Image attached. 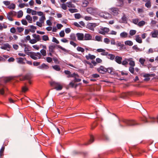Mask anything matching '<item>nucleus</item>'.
I'll return each mask as SVG.
<instances>
[{"label": "nucleus", "instance_id": "nucleus-30", "mask_svg": "<svg viewBox=\"0 0 158 158\" xmlns=\"http://www.w3.org/2000/svg\"><path fill=\"white\" fill-rule=\"evenodd\" d=\"M66 4L68 7L75 8L76 7L74 4H73L71 2H67Z\"/></svg>", "mask_w": 158, "mask_h": 158}, {"label": "nucleus", "instance_id": "nucleus-24", "mask_svg": "<svg viewBox=\"0 0 158 158\" xmlns=\"http://www.w3.org/2000/svg\"><path fill=\"white\" fill-rule=\"evenodd\" d=\"M85 58L87 60L89 59L93 60L94 59L96 56L94 55H92L90 54H89L88 55H86L85 56Z\"/></svg>", "mask_w": 158, "mask_h": 158}, {"label": "nucleus", "instance_id": "nucleus-42", "mask_svg": "<svg viewBox=\"0 0 158 158\" xmlns=\"http://www.w3.org/2000/svg\"><path fill=\"white\" fill-rule=\"evenodd\" d=\"M70 39L71 40H73V41H76V36L74 34H71L70 36Z\"/></svg>", "mask_w": 158, "mask_h": 158}, {"label": "nucleus", "instance_id": "nucleus-34", "mask_svg": "<svg viewBox=\"0 0 158 158\" xmlns=\"http://www.w3.org/2000/svg\"><path fill=\"white\" fill-rule=\"evenodd\" d=\"M107 56L109 59H110L111 60H113L115 57L114 55L111 54H108V55Z\"/></svg>", "mask_w": 158, "mask_h": 158}, {"label": "nucleus", "instance_id": "nucleus-10", "mask_svg": "<svg viewBox=\"0 0 158 158\" xmlns=\"http://www.w3.org/2000/svg\"><path fill=\"white\" fill-rule=\"evenodd\" d=\"M97 8L93 7H88L86 9L87 12L90 14L94 13L97 10Z\"/></svg>", "mask_w": 158, "mask_h": 158}, {"label": "nucleus", "instance_id": "nucleus-29", "mask_svg": "<svg viewBox=\"0 0 158 158\" xmlns=\"http://www.w3.org/2000/svg\"><path fill=\"white\" fill-rule=\"evenodd\" d=\"M107 72L111 74H114V69L112 68H109L107 69Z\"/></svg>", "mask_w": 158, "mask_h": 158}, {"label": "nucleus", "instance_id": "nucleus-8", "mask_svg": "<svg viewBox=\"0 0 158 158\" xmlns=\"http://www.w3.org/2000/svg\"><path fill=\"white\" fill-rule=\"evenodd\" d=\"M97 26L96 23H89L87 25V28L89 30L94 31V28Z\"/></svg>", "mask_w": 158, "mask_h": 158}, {"label": "nucleus", "instance_id": "nucleus-31", "mask_svg": "<svg viewBox=\"0 0 158 158\" xmlns=\"http://www.w3.org/2000/svg\"><path fill=\"white\" fill-rule=\"evenodd\" d=\"M29 27L30 28V29H29L30 32L32 33H34L35 32V30L36 29V27H35L33 25H30L29 26Z\"/></svg>", "mask_w": 158, "mask_h": 158}, {"label": "nucleus", "instance_id": "nucleus-62", "mask_svg": "<svg viewBox=\"0 0 158 158\" xmlns=\"http://www.w3.org/2000/svg\"><path fill=\"white\" fill-rule=\"evenodd\" d=\"M145 61V60L142 58H140L139 59V62L142 65H143L144 64Z\"/></svg>", "mask_w": 158, "mask_h": 158}, {"label": "nucleus", "instance_id": "nucleus-41", "mask_svg": "<svg viewBox=\"0 0 158 158\" xmlns=\"http://www.w3.org/2000/svg\"><path fill=\"white\" fill-rule=\"evenodd\" d=\"M125 44L126 45L131 46L133 45L132 42L130 40H127L125 42Z\"/></svg>", "mask_w": 158, "mask_h": 158}, {"label": "nucleus", "instance_id": "nucleus-56", "mask_svg": "<svg viewBox=\"0 0 158 158\" xmlns=\"http://www.w3.org/2000/svg\"><path fill=\"white\" fill-rule=\"evenodd\" d=\"M95 39L96 40L98 41H102V38L101 36L98 35H96L95 37Z\"/></svg>", "mask_w": 158, "mask_h": 158}, {"label": "nucleus", "instance_id": "nucleus-47", "mask_svg": "<svg viewBox=\"0 0 158 158\" xmlns=\"http://www.w3.org/2000/svg\"><path fill=\"white\" fill-rule=\"evenodd\" d=\"M25 80H29L31 78V74H27L24 76Z\"/></svg>", "mask_w": 158, "mask_h": 158}, {"label": "nucleus", "instance_id": "nucleus-46", "mask_svg": "<svg viewBox=\"0 0 158 158\" xmlns=\"http://www.w3.org/2000/svg\"><path fill=\"white\" fill-rule=\"evenodd\" d=\"M139 20V19L138 18L134 19H132V22L135 24L137 25L138 24Z\"/></svg>", "mask_w": 158, "mask_h": 158}, {"label": "nucleus", "instance_id": "nucleus-9", "mask_svg": "<svg viewBox=\"0 0 158 158\" xmlns=\"http://www.w3.org/2000/svg\"><path fill=\"white\" fill-rule=\"evenodd\" d=\"M1 48L2 49L6 50L7 51H9L10 50L11 46L9 44L6 43L2 45Z\"/></svg>", "mask_w": 158, "mask_h": 158}, {"label": "nucleus", "instance_id": "nucleus-45", "mask_svg": "<svg viewBox=\"0 0 158 158\" xmlns=\"http://www.w3.org/2000/svg\"><path fill=\"white\" fill-rule=\"evenodd\" d=\"M123 23H126L127 22V18L125 15H124L121 18Z\"/></svg>", "mask_w": 158, "mask_h": 158}, {"label": "nucleus", "instance_id": "nucleus-5", "mask_svg": "<svg viewBox=\"0 0 158 158\" xmlns=\"http://www.w3.org/2000/svg\"><path fill=\"white\" fill-rule=\"evenodd\" d=\"M46 20L45 16H42L39 19V21H37L36 23L37 25L38 26L41 27L43 26V24L44 23L45 20Z\"/></svg>", "mask_w": 158, "mask_h": 158}, {"label": "nucleus", "instance_id": "nucleus-1", "mask_svg": "<svg viewBox=\"0 0 158 158\" xmlns=\"http://www.w3.org/2000/svg\"><path fill=\"white\" fill-rule=\"evenodd\" d=\"M50 85L52 87L57 90H61L63 88L62 86L59 82L52 81L51 82Z\"/></svg>", "mask_w": 158, "mask_h": 158}, {"label": "nucleus", "instance_id": "nucleus-33", "mask_svg": "<svg viewBox=\"0 0 158 158\" xmlns=\"http://www.w3.org/2000/svg\"><path fill=\"white\" fill-rule=\"evenodd\" d=\"M128 34L125 32H122L120 34V36L122 38H125L127 37Z\"/></svg>", "mask_w": 158, "mask_h": 158}, {"label": "nucleus", "instance_id": "nucleus-53", "mask_svg": "<svg viewBox=\"0 0 158 158\" xmlns=\"http://www.w3.org/2000/svg\"><path fill=\"white\" fill-rule=\"evenodd\" d=\"M69 10L71 13H73L75 12H78V10L77 9H69Z\"/></svg>", "mask_w": 158, "mask_h": 158}, {"label": "nucleus", "instance_id": "nucleus-4", "mask_svg": "<svg viewBox=\"0 0 158 158\" xmlns=\"http://www.w3.org/2000/svg\"><path fill=\"white\" fill-rule=\"evenodd\" d=\"M109 31L110 29L109 28L102 27L99 29L98 33L104 35L108 34V32H109Z\"/></svg>", "mask_w": 158, "mask_h": 158}, {"label": "nucleus", "instance_id": "nucleus-51", "mask_svg": "<svg viewBox=\"0 0 158 158\" xmlns=\"http://www.w3.org/2000/svg\"><path fill=\"white\" fill-rule=\"evenodd\" d=\"M136 31L135 30H131L129 32V34L131 36L135 35L136 33Z\"/></svg>", "mask_w": 158, "mask_h": 158}, {"label": "nucleus", "instance_id": "nucleus-44", "mask_svg": "<svg viewBox=\"0 0 158 158\" xmlns=\"http://www.w3.org/2000/svg\"><path fill=\"white\" fill-rule=\"evenodd\" d=\"M145 24V22L144 21H141L139 22L138 26L139 27H141L144 25Z\"/></svg>", "mask_w": 158, "mask_h": 158}, {"label": "nucleus", "instance_id": "nucleus-40", "mask_svg": "<svg viewBox=\"0 0 158 158\" xmlns=\"http://www.w3.org/2000/svg\"><path fill=\"white\" fill-rule=\"evenodd\" d=\"M5 149V147L4 146H2L1 149L0 150V157L1 158L3 156V152Z\"/></svg>", "mask_w": 158, "mask_h": 158}, {"label": "nucleus", "instance_id": "nucleus-59", "mask_svg": "<svg viewBox=\"0 0 158 158\" xmlns=\"http://www.w3.org/2000/svg\"><path fill=\"white\" fill-rule=\"evenodd\" d=\"M8 14L9 15H10L12 16H15L16 15V12L13 10L10 11Z\"/></svg>", "mask_w": 158, "mask_h": 158}, {"label": "nucleus", "instance_id": "nucleus-11", "mask_svg": "<svg viewBox=\"0 0 158 158\" xmlns=\"http://www.w3.org/2000/svg\"><path fill=\"white\" fill-rule=\"evenodd\" d=\"M97 71L100 73L104 74L107 72V69L101 66L97 69Z\"/></svg>", "mask_w": 158, "mask_h": 158}, {"label": "nucleus", "instance_id": "nucleus-6", "mask_svg": "<svg viewBox=\"0 0 158 158\" xmlns=\"http://www.w3.org/2000/svg\"><path fill=\"white\" fill-rule=\"evenodd\" d=\"M116 45L117 48L120 50L124 49L126 48L123 42L117 41L116 42Z\"/></svg>", "mask_w": 158, "mask_h": 158}, {"label": "nucleus", "instance_id": "nucleus-25", "mask_svg": "<svg viewBox=\"0 0 158 158\" xmlns=\"http://www.w3.org/2000/svg\"><path fill=\"white\" fill-rule=\"evenodd\" d=\"M56 46L55 45H50L49 47V52H52V53H55V49Z\"/></svg>", "mask_w": 158, "mask_h": 158}, {"label": "nucleus", "instance_id": "nucleus-36", "mask_svg": "<svg viewBox=\"0 0 158 158\" xmlns=\"http://www.w3.org/2000/svg\"><path fill=\"white\" fill-rule=\"evenodd\" d=\"M128 58H125L124 60L122 61L121 64L124 66L127 65L128 64Z\"/></svg>", "mask_w": 158, "mask_h": 158}, {"label": "nucleus", "instance_id": "nucleus-28", "mask_svg": "<svg viewBox=\"0 0 158 158\" xmlns=\"http://www.w3.org/2000/svg\"><path fill=\"white\" fill-rule=\"evenodd\" d=\"M26 19L29 23H31L32 22V18L29 15H27L26 17Z\"/></svg>", "mask_w": 158, "mask_h": 158}, {"label": "nucleus", "instance_id": "nucleus-27", "mask_svg": "<svg viewBox=\"0 0 158 158\" xmlns=\"http://www.w3.org/2000/svg\"><path fill=\"white\" fill-rule=\"evenodd\" d=\"M32 36L34 39H35L37 41H40L41 40L40 36L38 35L34 34L32 35Z\"/></svg>", "mask_w": 158, "mask_h": 158}, {"label": "nucleus", "instance_id": "nucleus-52", "mask_svg": "<svg viewBox=\"0 0 158 158\" xmlns=\"http://www.w3.org/2000/svg\"><path fill=\"white\" fill-rule=\"evenodd\" d=\"M77 49L78 51L81 52H83L85 51L84 48L81 47H77Z\"/></svg>", "mask_w": 158, "mask_h": 158}, {"label": "nucleus", "instance_id": "nucleus-7", "mask_svg": "<svg viewBox=\"0 0 158 158\" xmlns=\"http://www.w3.org/2000/svg\"><path fill=\"white\" fill-rule=\"evenodd\" d=\"M110 10V13L114 15H117L118 14L119 10L117 8H111Z\"/></svg>", "mask_w": 158, "mask_h": 158}, {"label": "nucleus", "instance_id": "nucleus-35", "mask_svg": "<svg viewBox=\"0 0 158 158\" xmlns=\"http://www.w3.org/2000/svg\"><path fill=\"white\" fill-rule=\"evenodd\" d=\"M52 68L55 70L60 71V68L59 65H56L52 66Z\"/></svg>", "mask_w": 158, "mask_h": 158}, {"label": "nucleus", "instance_id": "nucleus-39", "mask_svg": "<svg viewBox=\"0 0 158 158\" xmlns=\"http://www.w3.org/2000/svg\"><path fill=\"white\" fill-rule=\"evenodd\" d=\"M89 3V2L88 1L86 0H83L82 2V6L84 7H85L87 6Z\"/></svg>", "mask_w": 158, "mask_h": 158}, {"label": "nucleus", "instance_id": "nucleus-38", "mask_svg": "<svg viewBox=\"0 0 158 158\" xmlns=\"http://www.w3.org/2000/svg\"><path fill=\"white\" fill-rule=\"evenodd\" d=\"M15 5L13 3H12L8 6V8L10 9L14 10L15 8Z\"/></svg>", "mask_w": 158, "mask_h": 158}, {"label": "nucleus", "instance_id": "nucleus-54", "mask_svg": "<svg viewBox=\"0 0 158 158\" xmlns=\"http://www.w3.org/2000/svg\"><path fill=\"white\" fill-rule=\"evenodd\" d=\"M102 139L103 140L106 141L109 140V139L108 136L105 134L103 135L102 136Z\"/></svg>", "mask_w": 158, "mask_h": 158}, {"label": "nucleus", "instance_id": "nucleus-55", "mask_svg": "<svg viewBox=\"0 0 158 158\" xmlns=\"http://www.w3.org/2000/svg\"><path fill=\"white\" fill-rule=\"evenodd\" d=\"M21 23L22 24L24 25L27 26L28 24V23L25 19H23L21 20Z\"/></svg>", "mask_w": 158, "mask_h": 158}, {"label": "nucleus", "instance_id": "nucleus-17", "mask_svg": "<svg viewBox=\"0 0 158 158\" xmlns=\"http://www.w3.org/2000/svg\"><path fill=\"white\" fill-rule=\"evenodd\" d=\"M115 61L118 64H121L122 63V58L121 56H116L115 58Z\"/></svg>", "mask_w": 158, "mask_h": 158}, {"label": "nucleus", "instance_id": "nucleus-57", "mask_svg": "<svg viewBox=\"0 0 158 158\" xmlns=\"http://www.w3.org/2000/svg\"><path fill=\"white\" fill-rule=\"evenodd\" d=\"M75 18L76 19H79L82 17L80 14L77 13L74 15Z\"/></svg>", "mask_w": 158, "mask_h": 158}, {"label": "nucleus", "instance_id": "nucleus-22", "mask_svg": "<svg viewBox=\"0 0 158 158\" xmlns=\"http://www.w3.org/2000/svg\"><path fill=\"white\" fill-rule=\"evenodd\" d=\"M64 73L65 74L68 75L67 77L68 78L69 77H73V75L74 74V73L73 74H71V72L69 70H65L64 71Z\"/></svg>", "mask_w": 158, "mask_h": 158}, {"label": "nucleus", "instance_id": "nucleus-60", "mask_svg": "<svg viewBox=\"0 0 158 158\" xmlns=\"http://www.w3.org/2000/svg\"><path fill=\"white\" fill-rule=\"evenodd\" d=\"M61 8L63 9L64 10H66L67 9V5L65 4H64V3L62 4H61Z\"/></svg>", "mask_w": 158, "mask_h": 158}, {"label": "nucleus", "instance_id": "nucleus-19", "mask_svg": "<svg viewBox=\"0 0 158 158\" xmlns=\"http://www.w3.org/2000/svg\"><path fill=\"white\" fill-rule=\"evenodd\" d=\"M92 36L89 34L86 33L84 36V40H90L92 39Z\"/></svg>", "mask_w": 158, "mask_h": 158}, {"label": "nucleus", "instance_id": "nucleus-18", "mask_svg": "<svg viewBox=\"0 0 158 158\" xmlns=\"http://www.w3.org/2000/svg\"><path fill=\"white\" fill-rule=\"evenodd\" d=\"M151 34L152 37H157L158 35V30H154L151 32Z\"/></svg>", "mask_w": 158, "mask_h": 158}, {"label": "nucleus", "instance_id": "nucleus-14", "mask_svg": "<svg viewBox=\"0 0 158 158\" xmlns=\"http://www.w3.org/2000/svg\"><path fill=\"white\" fill-rule=\"evenodd\" d=\"M155 76V74H149L147 73L143 75V77H145L144 80L145 81H149L150 79L149 77H154Z\"/></svg>", "mask_w": 158, "mask_h": 158}, {"label": "nucleus", "instance_id": "nucleus-48", "mask_svg": "<svg viewBox=\"0 0 158 158\" xmlns=\"http://www.w3.org/2000/svg\"><path fill=\"white\" fill-rule=\"evenodd\" d=\"M23 12L22 10L19 11L18 13L17 17L18 18H20L22 17Z\"/></svg>", "mask_w": 158, "mask_h": 158}, {"label": "nucleus", "instance_id": "nucleus-32", "mask_svg": "<svg viewBox=\"0 0 158 158\" xmlns=\"http://www.w3.org/2000/svg\"><path fill=\"white\" fill-rule=\"evenodd\" d=\"M94 141V137L93 135H91L90 136V139L88 143H85L84 144L85 145H87L89 144L92 142H93Z\"/></svg>", "mask_w": 158, "mask_h": 158}, {"label": "nucleus", "instance_id": "nucleus-12", "mask_svg": "<svg viewBox=\"0 0 158 158\" xmlns=\"http://www.w3.org/2000/svg\"><path fill=\"white\" fill-rule=\"evenodd\" d=\"M73 76H74L72 77L74 78L73 80L74 82H79L81 81V79L79 78V76L77 74L74 73Z\"/></svg>", "mask_w": 158, "mask_h": 158}, {"label": "nucleus", "instance_id": "nucleus-3", "mask_svg": "<svg viewBox=\"0 0 158 158\" xmlns=\"http://www.w3.org/2000/svg\"><path fill=\"white\" fill-rule=\"evenodd\" d=\"M124 122L127 125L129 126H134L139 124L133 120H125Z\"/></svg>", "mask_w": 158, "mask_h": 158}, {"label": "nucleus", "instance_id": "nucleus-64", "mask_svg": "<svg viewBox=\"0 0 158 158\" xmlns=\"http://www.w3.org/2000/svg\"><path fill=\"white\" fill-rule=\"evenodd\" d=\"M59 35L60 37H64L65 35V33L64 31H61L59 33Z\"/></svg>", "mask_w": 158, "mask_h": 158}, {"label": "nucleus", "instance_id": "nucleus-37", "mask_svg": "<svg viewBox=\"0 0 158 158\" xmlns=\"http://www.w3.org/2000/svg\"><path fill=\"white\" fill-rule=\"evenodd\" d=\"M28 90V87L26 84L22 88V92H25L27 91Z\"/></svg>", "mask_w": 158, "mask_h": 158}, {"label": "nucleus", "instance_id": "nucleus-16", "mask_svg": "<svg viewBox=\"0 0 158 158\" xmlns=\"http://www.w3.org/2000/svg\"><path fill=\"white\" fill-rule=\"evenodd\" d=\"M38 68L41 69H47L49 68V66L48 65L44 63L41 65L39 66Z\"/></svg>", "mask_w": 158, "mask_h": 158}, {"label": "nucleus", "instance_id": "nucleus-61", "mask_svg": "<svg viewBox=\"0 0 158 158\" xmlns=\"http://www.w3.org/2000/svg\"><path fill=\"white\" fill-rule=\"evenodd\" d=\"M103 41L106 44H109L110 42V40L108 38H106L104 39Z\"/></svg>", "mask_w": 158, "mask_h": 158}, {"label": "nucleus", "instance_id": "nucleus-13", "mask_svg": "<svg viewBox=\"0 0 158 158\" xmlns=\"http://www.w3.org/2000/svg\"><path fill=\"white\" fill-rule=\"evenodd\" d=\"M17 62L19 64H25L24 60H26L25 58L20 57L17 58Z\"/></svg>", "mask_w": 158, "mask_h": 158}, {"label": "nucleus", "instance_id": "nucleus-2", "mask_svg": "<svg viewBox=\"0 0 158 158\" xmlns=\"http://www.w3.org/2000/svg\"><path fill=\"white\" fill-rule=\"evenodd\" d=\"M29 55L31 58L35 60H37L38 58H40L41 56V54L39 52L35 53L31 52H29Z\"/></svg>", "mask_w": 158, "mask_h": 158}, {"label": "nucleus", "instance_id": "nucleus-26", "mask_svg": "<svg viewBox=\"0 0 158 158\" xmlns=\"http://www.w3.org/2000/svg\"><path fill=\"white\" fill-rule=\"evenodd\" d=\"M135 40L137 42L140 44L142 43V40L139 35H136L135 36Z\"/></svg>", "mask_w": 158, "mask_h": 158}, {"label": "nucleus", "instance_id": "nucleus-20", "mask_svg": "<svg viewBox=\"0 0 158 158\" xmlns=\"http://www.w3.org/2000/svg\"><path fill=\"white\" fill-rule=\"evenodd\" d=\"M143 1L146 2L145 4V6L147 8H149L151 6V2L150 0H142Z\"/></svg>", "mask_w": 158, "mask_h": 158}, {"label": "nucleus", "instance_id": "nucleus-15", "mask_svg": "<svg viewBox=\"0 0 158 158\" xmlns=\"http://www.w3.org/2000/svg\"><path fill=\"white\" fill-rule=\"evenodd\" d=\"M76 36L77 37V40H84V35L82 33H78L76 34Z\"/></svg>", "mask_w": 158, "mask_h": 158}, {"label": "nucleus", "instance_id": "nucleus-58", "mask_svg": "<svg viewBox=\"0 0 158 158\" xmlns=\"http://www.w3.org/2000/svg\"><path fill=\"white\" fill-rule=\"evenodd\" d=\"M40 52L43 56H45L46 55V51L45 50L42 49L41 50Z\"/></svg>", "mask_w": 158, "mask_h": 158}, {"label": "nucleus", "instance_id": "nucleus-43", "mask_svg": "<svg viewBox=\"0 0 158 158\" xmlns=\"http://www.w3.org/2000/svg\"><path fill=\"white\" fill-rule=\"evenodd\" d=\"M16 30L19 33H20L24 31V28L23 27H18L16 28Z\"/></svg>", "mask_w": 158, "mask_h": 158}, {"label": "nucleus", "instance_id": "nucleus-23", "mask_svg": "<svg viewBox=\"0 0 158 158\" xmlns=\"http://www.w3.org/2000/svg\"><path fill=\"white\" fill-rule=\"evenodd\" d=\"M128 61L129 62V64L131 66L134 67L135 65V62L133 59L131 58H128Z\"/></svg>", "mask_w": 158, "mask_h": 158}, {"label": "nucleus", "instance_id": "nucleus-49", "mask_svg": "<svg viewBox=\"0 0 158 158\" xmlns=\"http://www.w3.org/2000/svg\"><path fill=\"white\" fill-rule=\"evenodd\" d=\"M42 39L43 40L47 41L49 40V38L47 35H44L42 36Z\"/></svg>", "mask_w": 158, "mask_h": 158}, {"label": "nucleus", "instance_id": "nucleus-21", "mask_svg": "<svg viewBox=\"0 0 158 158\" xmlns=\"http://www.w3.org/2000/svg\"><path fill=\"white\" fill-rule=\"evenodd\" d=\"M149 121L152 123L157 122L158 123V115L156 118L154 117H150Z\"/></svg>", "mask_w": 158, "mask_h": 158}, {"label": "nucleus", "instance_id": "nucleus-50", "mask_svg": "<svg viewBox=\"0 0 158 158\" xmlns=\"http://www.w3.org/2000/svg\"><path fill=\"white\" fill-rule=\"evenodd\" d=\"M84 19L86 21H89L93 19L92 18L91 16H85Z\"/></svg>", "mask_w": 158, "mask_h": 158}, {"label": "nucleus", "instance_id": "nucleus-63", "mask_svg": "<svg viewBox=\"0 0 158 158\" xmlns=\"http://www.w3.org/2000/svg\"><path fill=\"white\" fill-rule=\"evenodd\" d=\"M97 123L96 122H94L92 125L91 126V129H93L94 128L97 126Z\"/></svg>", "mask_w": 158, "mask_h": 158}]
</instances>
